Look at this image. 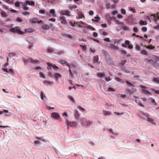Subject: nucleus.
<instances>
[{
  "label": "nucleus",
  "instance_id": "obj_59",
  "mask_svg": "<svg viewBox=\"0 0 159 159\" xmlns=\"http://www.w3.org/2000/svg\"><path fill=\"white\" fill-rule=\"evenodd\" d=\"M116 24H120V25L122 22H120L119 20H116V19L114 21Z\"/></svg>",
  "mask_w": 159,
  "mask_h": 159
},
{
  "label": "nucleus",
  "instance_id": "obj_21",
  "mask_svg": "<svg viewBox=\"0 0 159 159\" xmlns=\"http://www.w3.org/2000/svg\"><path fill=\"white\" fill-rule=\"evenodd\" d=\"M99 58L98 56H96L93 58V64H98V62Z\"/></svg>",
  "mask_w": 159,
  "mask_h": 159
},
{
  "label": "nucleus",
  "instance_id": "obj_47",
  "mask_svg": "<svg viewBox=\"0 0 159 159\" xmlns=\"http://www.w3.org/2000/svg\"><path fill=\"white\" fill-rule=\"evenodd\" d=\"M118 14V13L116 11H114L112 12V14L113 16H115L116 15H117Z\"/></svg>",
  "mask_w": 159,
  "mask_h": 159
},
{
  "label": "nucleus",
  "instance_id": "obj_7",
  "mask_svg": "<svg viewBox=\"0 0 159 159\" xmlns=\"http://www.w3.org/2000/svg\"><path fill=\"white\" fill-rule=\"evenodd\" d=\"M9 64L8 62L5 64L4 66H2V69L4 71L9 73L11 74H13L14 73V71L13 70L11 69H8L7 67V66Z\"/></svg>",
  "mask_w": 159,
  "mask_h": 159
},
{
  "label": "nucleus",
  "instance_id": "obj_49",
  "mask_svg": "<svg viewBox=\"0 0 159 159\" xmlns=\"http://www.w3.org/2000/svg\"><path fill=\"white\" fill-rule=\"evenodd\" d=\"M141 53L143 55H147L148 52L146 50H143L141 51Z\"/></svg>",
  "mask_w": 159,
  "mask_h": 159
},
{
  "label": "nucleus",
  "instance_id": "obj_55",
  "mask_svg": "<svg viewBox=\"0 0 159 159\" xmlns=\"http://www.w3.org/2000/svg\"><path fill=\"white\" fill-rule=\"evenodd\" d=\"M62 115L65 118H66V117H67L68 116V113L66 111H65L62 114Z\"/></svg>",
  "mask_w": 159,
  "mask_h": 159
},
{
  "label": "nucleus",
  "instance_id": "obj_27",
  "mask_svg": "<svg viewBox=\"0 0 159 159\" xmlns=\"http://www.w3.org/2000/svg\"><path fill=\"white\" fill-rule=\"evenodd\" d=\"M50 14L51 16H56L55 11L54 9H52L50 10Z\"/></svg>",
  "mask_w": 159,
  "mask_h": 159
},
{
  "label": "nucleus",
  "instance_id": "obj_34",
  "mask_svg": "<svg viewBox=\"0 0 159 159\" xmlns=\"http://www.w3.org/2000/svg\"><path fill=\"white\" fill-rule=\"evenodd\" d=\"M1 15L2 17H5L7 16V13L4 11H2L1 12Z\"/></svg>",
  "mask_w": 159,
  "mask_h": 159
},
{
  "label": "nucleus",
  "instance_id": "obj_17",
  "mask_svg": "<svg viewBox=\"0 0 159 159\" xmlns=\"http://www.w3.org/2000/svg\"><path fill=\"white\" fill-rule=\"evenodd\" d=\"M74 116L75 118L77 120H80V115L78 113V111L77 110H76L74 111Z\"/></svg>",
  "mask_w": 159,
  "mask_h": 159
},
{
  "label": "nucleus",
  "instance_id": "obj_32",
  "mask_svg": "<svg viewBox=\"0 0 159 159\" xmlns=\"http://www.w3.org/2000/svg\"><path fill=\"white\" fill-rule=\"evenodd\" d=\"M129 10L132 12L133 13H135L136 11L134 7H129Z\"/></svg>",
  "mask_w": 159,
  "mask_h": 159
},
{
  "label": "nucleus",
  "instance_id": "obj_2",
  "mask_svg": "<svg viewBox=\"0 0 159 159\" xmlns=\"http://www.w3.org/2000/svg\"><path fill=\"white\" fill-rule=\"evenodd\" d=\"M138 113L140 117L145 120L152 125H156L155 121L151 117L150 115L149 114L145 113L142 111H139Z\"/></svg>",
  "mask_w": 159,
  "mask_h": 159
},
{
  "label": "nucleus",
  "instance_id": "obj_22",
  "mask_svg": "<svg viewBox=\"0 0 159 159\" xmlns=\"http://www.w3.org/2000/svg\"><path fill=\"white\" fill-rule=\"evenodd\" d=\"M31 22L33 23H38L39 24H42V20L38 21L37 19V18H35L32 20Z\"/></svg>",
  "mask_w": 159,
  "mask_h": 159
},
{
  "label": "nucleus",
  "instance_id": "obj_39",
  "mask_svg": "<svg viewBox=\"0 0 159 159\" xmlns=\"http://www.w3.org/2000/svg\"><path fill=\"white\" fill-rule=\"evenodd\" d=\"M62 36L68 38H72V36L71 35L68 34H62Z\"/></svg>",
  "mask_w": 159,
  "mask_h": 159
},
{
  "label": "nucleus",
  "instance_id": "obj_15",
  "mask_svg": "<svg viewBox=\"0 0 159 159\" xmlns=\"http://www.w3.org/2000/svg\"><path fill=\"white\" fill-rule=\"evenodd\" d=\"M51 116L56 120L59 119L60 118V115L57 112H53L51 114Z\"/></svg>",
  "mask_w": 159,
  "mask_h": 159
},
{
  "label": "nucleus",
  "instance_id": "obj_56",
  "mask_svg": "<svg viewBox=\"0 0 159 159\" xmlns=\"http://www.w3.org/2000/svg\"><path fill=\"white\" fill-rule=\"evenodd\" d=\"M151 103H152V104H155L156 106H157V103L155 101V100L154 99L152 98L151 99Z\"/></svg>",
  "mask_w": 159,
  "mask_h": 159
},
{
  "label": "nucleus",
  "instance_id": "obj_8",
  "mask_svg": "<svg viewBox=\"0 0 159 159\" xmlns=\"http://www.w3.org/2000/svg\"><path fill=\"white\" fill-rule=\"evenodd\" d=\"M151 19H152L155 23H157L158 19H159V13L156 14V15H151L150 17H148V20L150 22H151Z\"/></svg>",
  "mask_w": 159,
  "mask_h": 159
},
{
  "label": "nucleus",
  "instance_id": "obj_5",
  "mask_svg": "<svg viewBox=\"0 0 159 159\" xmlns=\"http://www.w3.org/2000/svg\"><path fill=\"white\" fill-rule=\"evenodd\" d=\"M34 1H26L25 2H23L22 4V8L25 10H27L28 9V7H27L28 5L34 6Z\"/></svg>",
  "mask_w": 159,
  "mask_h": 159
},
{
  "label": "nucleus",
  "instance_id": "obj_20",
  "mask_svg": "<svg viewBox=\"0 0 159 159\" xmlns=\"http://www.w3.org/2000/svg\"><path fill=\"white\" fill-rule=\"evenodd\" d=\"M60 62L63 66L67 65L70 67V65L69 63L66 60H61L60 61Z\"/></svg>",
  "mask_w": 159,
  "mask_h": 159
},
{
  "label": "nucleus",
  "instance_id": "obj_6",
  "mask_svg": "<svg viewBox=\"0 0 159 159\" xmlns=\"http://www.w3.org/2000/svg\"><path fill=\"white\" fill-rule=\"evenodd\" d=\"M134 99L138 105L141 106H143V105L142 104L143 101H145L146 100L145 98H139L135 96L134 97Z\"/></svg>",
  "mask_w": 159,
  "mask_h": 159
},
{
  "label": "nucleus",
  "instance_id": "obj_11",
  "mask_svg": "<svg viewBox=\"0 0 159 159\" xmlns=\"http://www.w3.org/2000/svg\"><path fill=\"white\" fill-rule=\"evenodd\" d=\"M65 119L66 125L68 127H73L76 125V124L75 122L70 121L66 118H65Z\"/></svg>",
  "mask_w": 159,
  "mask_h": 159
},
{
  "label": "nucleus",
  "instance_id": "obj_23",
  "mask_svg": "<svg viewBox=\"0 0 159 159\" xmlns=\"http://www.w3.org/2000/svg\"><path fill=\"white\" fill-rule=\"evenodd\" d=\"M103 114L105 116H109L112 115V113L110 111H102Z\"/></svg>",
  "mask_w": 159,
  "mask_h": 159
},
{
  "label": "nucleus",
  "instance_id": "obj_24",
  "mask_svg": "<svg viewBox=\"0 0 159 159\" xmlns=\"http://www.w3.org/2000/svg\"><path fill=\"white\" fill-rule=\"evenodd\" d=\"M120 27L121 29L124 30H128V27L125 25L123 24V23L120 25Z\"/></svg>",
  "mask_w": 159,
  "mask_h": 159
},
{
  "label": "nucleus",
  "instance_id": "obj_51",
  "mask_svg": "<svg viewBox=\"0 0 159 159\" xmlns=\"http://www.w3.org/2000/svg\"><path fill=\"white\" fill-rule=\"evenodd\" d=\"M69 99L71 101V102H72L73 103L75 102V100L74 99V98L71 96H70L69 97Z\"/></svg>",
  "mask_w": 159,
  "mask_h": 159
},
{
  "label": "nucleus",
  "instance_id": "obj_1",
  "mask_svg": "<svg viewBox=\"0 0 159 159\" xmlns=\"http://www.w3.org/2000/svg\"><path fill=\"white\" fill-rule=\"evenodd\" d=\"M7 26L9 28V30L11 33L19 34H23L25 33H30L33 32L34 31V30L31 29H26L25 30V32H24L21 31L18 27L13 28L11 27L10 25Z\"/></svg>",
  "mask_w": 159,
  "mask_h": 159
},
{
  "label": "nucleus",
  "instance_id": "obj_57",
  "mask_svg": "<svg viewBox=\"0 0 159 159\" xmlns=\"http://www.w3.org/2000/svg\"><path fill=\"white\" fill-rule=\"evenodd\" d=\"M141 30L145 32L147 31V29L146 27H143L141 28Z\"/></svg>",
  "mask_w": 159,
  "mask_h": 159
},
{
  "label": "nucleus",
  "instance_id": "obj_48",
  "mask_svg": "<svg viewBox=\"0 0 159 159\" xmlns=\"http://www.w3.org/2000/svg\"><path fill=\"white\" fill-rule=\"evenodd\" d=\"M121 14L123 15H125L126 13V11L124 9H122L121 10Z\"/></svg>",
  "mask_w": 159,
  "mask_h": 159
},
{
  "label": "nucleus",
  "instance_id": "obj_30",
  "mask_svg": "<svg viewBox=\"0 0 159 159\" xmlns=\"http://www.w3.org/2000/svg\"><path fill=\"white\" fill-rule=\"evenodd\" d=\"M48 66V69L49 70H51L52 68V66H53V64H52L51 63L48 62L47 63Z\"/></svg>",
  "mask_w": 159,
  "mask_h": 159
},
{
  "label": "nucleus",
  "instance_id": "obj_53",
  "mask_svg": "<svg viewBox=\"0 0 159 159\" xmlns=\"http://www.w3.org/2000/svg\"><path fill=\"white\" fill-rule=\"evenodd\" d=\"M16 56V54L14 52H11L9 54V56L11 57H13Z\"/></svg>",
  "mask_w": 159,
  "mask_h": 159
},
{
  "label": "nucleus",
  "instance_id": "obj_50",
  "mask_svg": "<svg viewBox=\"0 0 159 159\" xmlns=\"http://www.w3.org/2000/svg\"><path fill=\"white\" fill-rule=\"evenodd\" d=\"M78 108L80 111H81L82 112H84L85 111V109L80 106H78Z\"/></svg>",
  "mask_w": 159,
  "mask_h": 159
},
{
  "label": "nucleus",
  "instance_id": "obj_43",
  "mask_svg": "<svg viewBox=\"0 0 159 159\" xmlns=\"http://www.w3.org/2000/svg\"><path fill=\"white\" fill-rule=\"evenodd\" d=\"M16 21L19 22H21L23 21V20L20 17H17L16 19Z\"/></svg>",
  "mask_w": 159,
  "mask_h": 159
},
{
  "label": "nucleus",
  "instance_id": "obj_45",
  "mask_svg": "<svg viewBox=\"0 0 159 159\" xmlns=\"http://www.w3.org/2000/svg\"><path fill=\"white\" fill-rule=\"evenodd\" d=\"M39 75L41 78L44 79H45V75L42 72H40L39 73Z\"/></svg>",
  "mask_w": 159,
  "mask_h": 159
},
{
  "label": "nucleus",
  "instance_id": "obj_33",
  "mask_svg": "<svg viewBox=\"0 0 159 159\" xmlns=\"http://www.w3.org/2000/svg\"><path fill=\"white\" fill-rule=\"evenodd\" d=\"M44 83L47 85H50L53 84L52 82H50L47 80L44 81Z\"/></svg>",
  "mask_w": 159,
  "mask_h": 159
},
{
  "label": "nucleus",
  "instance_id": "obj_3",
  "mask_svg": "<svg viewBox=\"0 0 159 159\" xmlns=\"http://www.w3.org/2000/svg\"><path fill=\"white\" fill-rule=\"evenodd\" d=\"M105 41L107 42H111V43H109L107 44V47L114 50H119V48L118 47V45L117 46H115V45L116 44H119V43L122 41V39L120 40H116L113 41H110L109 38H107L104 40Z\"/></svg>",
  "mask_w": 159,
  "mask_h": 159
},
{
  "label": "nucleus",
  "instance_id": "obj_10",
  "mask_svg": "<svg viewBox=\"0 0 159 159\" xmlns=\"http://www.w3.org/2000/svg\"><path fill=\"white\" fill-rule=\"evenodd\" d=\"M119 43L118 44V45H120V44H122V46L123 47H128L129 49H132L133 48V46L130 44V43L129 41L126 40L125 41V44H122V43Z\"/></svg>",
  "mask_w": 159,
  "mask_h": 159
},
{
  "label": "nucleus",
  "instance_id": "obj_18",
  "mask_svg": "<svg viewBox=\"0 0 159 159\" xmlns=\"http://www.w3.org/2000/svg\"><path fill=\"white\" fill-rule=\"evenodd\" d=\"M61 75L58 73H55L52 76V77H54L55 80H57L59 78L61 77Z\"/></svg>",
  "mask_w": 159,
  "mask_h": 159
},
{
  "label": "nucleus",
  "instance_id": "obj_9",
  "mask_svg": "<svg viewBox=\"0 0 159 159\" xmlns=\"http://www.w3.org/2000/svg\"><path fill=\"white\" fill-rule=\"evenodd\" d=\"M23 60L24 62L25 65H27L29 62H31L33 64H36L38 62L37 60H33L31 58H28L27 59L24 58Z\"/></svg>",
  "mask_w": 159,
  "mask_h": 159
},
{
  "label": "nucleus",
  "instance_id": "obj_58",
  "mask_svg": "<svg viewBox=\"0 0 159 159\" xmlns=\"http://www.w3.org/2000/svg\"><path fill=\"white\" fill-rule=\"evenodd\" d=\"M105 80L107 82L111 80L109 76L106 77L105 78Z\"/></svg>",
  "mask_w": 159,
  "mask_h": 159
},
{
  "label": "nucleus",
  "instance_id": "obj_41",
  "mask_svg": "<svg viewBox=\"0 0 159 159\" xmlns=\"http://www.w3.org/2000/svg\"><path fill=\"white\" fill-rule=\"evenodd\" d=\"M146 48L148 49H152L154 48V47L152 45L148 46H146L145 47Z\"/></svg>",
  "mask_w": 159,
  "mask_h": 159
},
{
  "label": "nucleus",
  "instance_id": "obj_52",
  "mask_svg": "<svg viewBox=\"0 0 159 159\" xmlns=\"http://www.w3.org/2000/svg\"><path fill=\"white\" fill-rule=\"evenodd\" d=\"M151 90H152V92H154L156 94H159V90H155L154 89H151Z\"/></svg>",
  "mask_w": 159,
  "mask_h": 159
},
{
  "label": "nucleus",
  "instance_id": "obj_35",
  "mask_svg": "<svg viewBox=\"0 0 159 159\" xmlns=\"http://www.w3.org/2000/svg\"><path fill=\"white\" fill-rule=\"evenodd\" d=\"M39 140L35 141L32 143L35 146H37L39 144Z\"/></svg>",
  "mask_w": 159,
  "mask_h": 159
},
{
  "label": "nucleus",
  "instance_id": "obj_28",
  "mask_svg": "<svg viewBox=\"0 0 159 159\" xmlns=\"http://www.w3.org/2000/svg\"><path fill=\"white\" fill-rule=\"evenodd\" d=\"M95 19H92V20L93 21H94L96 22H98L100 20V18L98 16V15H97L95 17Z\"/></svg>",
  "mask_w": 159,
  "mask_h": 159
},
{
  "label": "nucleus",
  "instance_id": "obj_31",
  "mask_svg": "<svg viewBox=\"0 0 159 159\" xmlns=\"http://www.w3.org/2000/svg\"><path fill=\"white\" fill-rule=\"evenodd\" d=\"M78 14L79 16V19H82L83 17H84L83 14L80 11H79L78 12Z\"/></svg>",
  "mask_w": 159,
  "mask_h": 159
},
{
  "label": "nucleus",
  "instance_id": "obj_38",
  "mask_svg": "<svg viewBox=\"0 0 159 159\" xmlns=\"http://www.w3.org/2000/svg\"><path fill=\"white\" fill-rule=\"evenodd\" d=\"M40 97L41 98L42 100L43 99L45 98L46 96L44 94V93L42 92L41 91V94H40Z\"/></svg>",
  "mask_w": 159,
  "mask_h": 159
},
{
  "label": "nucleus",
  "instance_id": "obj_29",
  "mask_svg": "<svg viewBox=\"0 0 159 159\" xmlns=\"http://www.w3.org/2000/svg\"><path fill=\"white\" fill-rule=\"evenodd\" d=\"M60 19L61 20V23L63 24H66L67 23L66 21L64 19V16H61L60 17Z\"/></svg>",
  "mask_w": 159,
  "mask_h": 159
},
{
  "label": "nucleus",
  "instance_id": "obj_64",
  "mask_svg": "<svg viewBox=\"0 0 159 159\" xmlns=\"http://www.w3.org/2000/svg\"><path fill=\"white\" fill-rule=\"evenodd\" d=\"M117 17L119 19H122L123 17V16L121 15L118 14L117 15Z\"/></svg>",
  "mask_w": 159,
  "mask_h": 159
},
{
  "label": "nucleus",
  "instance_id": "obj_46",
  "mask_svg": "<svg viewBox=\"0 0 159 159\" xmlns=\"http://www.w3.org/2000/svg\"><path fill=\"white\" fill-rule=\"evenodd\" d=\"M153 81L156 83H159V78H155L153 79Z\"/></svg>",
  "mask_w": 159,
  "mask_h": 159
},
{
  "label": "nucleus",
  "instance_id": "obj_36",
  "mask_svg": "<svg viewBox=\"0 0 159 159\" xmlns=\"http://www.w3.org/2000/svg\"><path fill=\"white\" fill-rule=\"evenodd\" d=\"M147 24V22L146 21L141 20L140 21L139 24L141 25H146Z\"/></svg>",
  "mask_w": 159,
  "mask_h": 159
},
{
  "label": "nucleus",
  "instance_id": "obj_4",
  "mask_svg": "<svg viewBox=\"0 0 159 159\" xmlns=\"http://www.w3.org/2000/svg\"><path fill=\"white\" fill-rule=\"evenodd\" d=\"M80 123L82 126L89 127L93 125V123L85 118H83L81 119Z\"/></svg>",
  "mask_w": 159,
  "mask_h": 159
},
{
  "label": "nucleus",
  "instance_id": "obj_14",
  "mask_svg": "<svg viewBox=\"0 0 159 159\" xmlns=\"http://www.w3.org/2000/svg\"><path fill=\"white\" fill-rule=\"evenodd\" d=\"M108 131L110 133V135L111 136L112 138H114L115 137H116L118 136V134L114 132L112 129H109L108 130Z\"/></svg>",
  "mask_w": 159,
  "mask_h": 159
},
{
  "label": "nucleus",
  "instance_id": "obj_37",
  "mask_svg": "<svg viewBox=\"0 0 159 159\" xmlns=\"http://www.w3.org/2000/svg\"><path fill=\"white\" fill-rule=\"evenodd\" d=\"M42 28L44 30H47L49 28V26L47 25H43L42 26Z\"/></svg>",
  "mask_w": 159,
  "mask_h": 159
},
{
  "label": "nucleus",
  "instance_id": "obj_61",
  "mask_svg": "<svg viewBox=\"0 0 159 159\" xmlns=\"http://www.w3.org/2000/svg\"><path fill=\"white\" fill-rule=\"evenodd\" d=\"M15 5L16 7H19L20 6V3L18 2H16L15 3Z\"/></svg>",
  "mask_w": 159,
  "mask_h": 159
},
{
  "label": "nucleus",
  "instance_id": "obj_16",
  "mask_svg": "<svg viewBox=\"0 0 159 159\" xmlns=\"http://www.w3.org/2000/svg\"><path fill=\"white\" fill-rule=\"evenodd\" d=\"M61 13V16L65 15L67 16H70V12L68 10H62Z\"/></svg>",
  "mask_w": 159,
  "mask_h": 159
},
{
  "label": "nucleus",
  "instance_id": "obj_42",
  "mask_svg": "<svg viewBox=\"0 0 159 159\" xmlns=\"http://www.w3.org/2000/svg\"><path fill=\"white\" fill-rule=\"evenodd\" d=\"M114 114L116 115L117 116H119L121 115H122L124 114V113L123 112L119 113L118 112H114Z\"/></svg>",
  "mask_w": 159,
  "mask_h": 159
},
{
  "label": "nucleus",
  "instance_id": "obj_26",
  "mask_svg": "<svg viewBox=\"0 0 159 159\" xmlns=\"http://www.w3.org/2000/svg\"><path fill=\"white\" fill-rule=\"evenodd\" d=\"M105 73L104 72L97 73V75L101 78H103L105 75Z\"/></svg>",
  "mask_w": 159,
  "mask_h": 159
},
{
  "label": "nucleus",
  "instance_id": "obj_63",
  "mask_svg": "<svg viewBox=\"0 0 159 159\" xmlns=\"http://www.w3.org/2000/svg\"><path fill=\"white\" fill-rule=\"evenodd\" d=\"M133 31L135 33H137L138 32V29L136 27H134L133 29Z\"/></svg>",
  "mask_w": 159,
  "mask_h": 159
},
{
  "label": "nucleus",
  "instance_id": "obj_60",
  "mask_svg": "<svg viewBox=\"0 0 159 159\" xmlns=\"http://www.w3.org/2000/svg\"><path fill=\"white\" fill-rule=\"evenodd\" d=\"M52 68L55 70H57L58 69V67L54 64H53V66H52Z\"/></svg>",
  "mask_w": 159,
  "mask_h": 159
},
{
  "label": "nucleus",
  "instance_id": "obj_44",
  "mask_svg": "<svg viewBox=\"0 0 159 159\" xmlns=\"http://www.w3.org/2000/svg\"><path fill=\"white\" fill-rule=\"evenodd\" d=\"M140 45L137 44L135 45V48L136 50L138 51H139L140 50Z\"/></svg>",
  "mask_w": 159,
  "mask_h": 159
},
{
  "label": "nucleus",
  "instance_id": "obj_12",
  "mask_svg": "<svg viewBox=\"0 0 159 159\" xmlns=\"http://www.w3.org/2000/svg\"><path fill=\"white\" fill-rule=\"evenodd\" d=\"M141 87L142 88V91L144 94L149 95L151 94L150 92L148 90V88L145 86H141Z\"/></svg>",
  "mask_w": 159,
  "mask_h": 159
},
{
  "label": "nucleus",
  "instance_id": "obj_54",
  "mask_svg": "<svg viewBox=\"0 0 159 159\" xmlns=\"http://www.w3.org/2000/svg\"><path fill=\"white\" fill-rule=\"evenodd\" d=\"M4 113H5V115L7 116H9V115L7 114L9 113V111L7 110H4Z\"/></svg>",
  "mask_w": 159,
  "mask_h": 159
},
{
  "label": "nucleus",
  "instance_id": "obj_62",
  "mask_svg": "<svg viewBox=\"0 0 159 159\" xmlns=\"http://www.w3.org/2000/svg\"><path fill=\"white\" fill-rule=\"evenodd\" d=\"M90 51L92 52V53H94L96 51V50L94 48H90Z\"/></svg>",
  "mask_w": 159,
  "mask_h": 159
},
{
  "label": "nucleus",
  "instance_id": "obj_25",
  "mask_svg": "<svg viewBox=\"0 0 159 159\" xmlns=\"http://www.w3.org/2000/svg\"><path fill=\"white\" fill-rule=\"evenodd\" d=\"M134 19L132 16H129L128 18L127 21L128 22L132 23L134 22Z\"/></svg>",
  "mask_w": 159,
  "mask_h": 159
},
{
  "label": "nucleus",
  "instance_id": "obj_40",
  "mask_svg": "<svg viewBox=\"0 0 159 159\" xmlns=\"http://www.w3.org/2000/svg\"><path fill=\"white\" fill-rule=\"evenodd\" d=\"M105 105L107 109H109L111 106V104L109 102H106Z\"/></svg>",
  "mask_w": 159,
  "mask_h": 159
},
{
  "label": "nucleus",
  "instance_id": "obj_13",
  "mask_svg": "<svg viewBox=\"0 0 159 159\" xmlns=\"http://www.w3.org/2000/svg\"><path fill=\"white\" fill-rule=\"evenodd\" d=\"M76 24L77 25L79 26L80 27L88 28L89 27V26H88V25L82 21L76 22Z\"/></svg>",
  "mask_w": 159,
  "mask_h": 159
},
{
  "label": "nucleus",
  "instance_id": "obj_19",
  "mask_svg": "<svg viewBox=\"0 0 159 159\" xmlns=\"http://www.w3.org/2000/svg\"><path fill=\"white\" fill-rule=\"evenodd\" d=\"M111 17L109 14H107L105 16V18L107 20L108 23L109 24H111Z\"/></svg>",
  "mask_w": 159,
  "mask_h": 159
}]
</instances>
